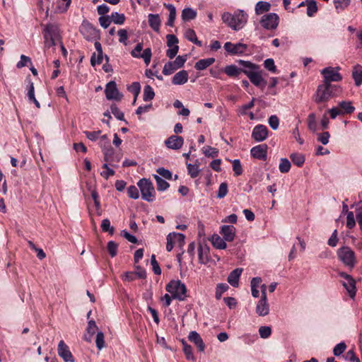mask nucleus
<instances>
[{"instance_id": "nucleus-34", "label": "nucleus", "mask_w": 362, "mask_h": 362, "mask_svg": "<svg viewBox=\"0 0 362 362\" xmlns=\"http://www.w3.org/2000/svg\"><path fill=\"white\" fill-rule=\"evenodd\" d=\"M352 76L356 86H361L362 83V66L356 65L354 67Z\"/></svg>"}, {"instance_id": "nucleus-27", "label": "nucleus", "mask_w": 362, "mask_h": 362, "mask_svg": "<svg viewBox=\"0 0 362 362\" xmlns=\"http://www.w3.org/2000/svg\"><path fill=\"white\" fill-rule=\"evenodd\" d=\"M243 269L237 268L233 270L228 276V282L233 287L236 288L239 285V279L242 274Z\"/></svg>"}, {"instance_id": "nucleus-53", "label": "nucleus", "mask_w": 362, "mask_h": 362, "mask_svg": "<svg viewBox=\"0 0 362 362\" xmlns=\"http://www.w3.org/2000/svg\"><path fill=\"white\" fill-rule=\"evenodd\" d=\"M127 90L131 92L134 96H135V99H136L141 90L140 83L139 82H134L127 87Z\"/></svg>"}, {"instance_id": "nucleus-12", "label": "nucleus", "mask_w": 362, "mask_h": 362, "mask_svg": "<svg viewBox=\"0 0 362 362\" xmlns=\"http://www.w3.org/2000/svg\"><path fill=\"white\" fill-rule=\"evenodd\" d=\"M105 93L106 98L109 100L119 101L123 97V95L119 92L116 83L113 81L107 83Z\"/></svg>"}, {"instance_id": "nucleus-57", "label": "nucleus", "mask_w": 362, "mask_h": 362, "mask_svg": "<svg viewBox=\"0 0 362 362\" xmlns=\"http://www.w3.org/2000/svg\"><path fill=\"white\" fill-rule=\"evenodd\" d=\"M259 334L261 338L267 339L272 334V329L269 326H261L259 328Z\"/></svg>"}, {"instance_id": "nucleus-7", "label": "nucleus", "mask_w": 362, "mask_h": 362, "mask_svg": "<svg viewBox=\"0 0 362 362\" xmlns=\"http://www.w3.org/2000/svg\"><path fill=\"white\" fill-rule=\"evenodd\" d=\"M339 66H328L320 71L323 76V83H332V82H339L342 80V76L339 73Z\"/></svg>"}, {"instance_id": "nucleus-37", "label": "nucleus", "mask_w": 362, "mask_h": 362, "mask_svg": "<svg viewBox=\"0 0 362 362\" xmlns=\"http://www.w3.org/2000/svg\"><path fill=\"white\" fill-rule=\"evenodd\" d=\"M181 343L183 346V352L185 354L186 358L189 361H194L195 358L193 354L192 346L187 344L185 339H182Z\"/></svg>"}, {"instance_id": "nucleus-24", "label": "nucleus", "mask_w": 362, "mask_h": 362, "mask_svg": "<svg viewBox=\"0 0 362 362\" xmlns=\"http://www.w3.org/2000/svg\"><path fill=\"white\" fill-rule=\"evenodd\" d=\"M199 262L206 264L209 262V247L207 245H199L198 247Z\"/></svg>"}, {"instance_id": "nucleus-1", "label": "nucleus", "mask_w": 362, "mask_h": 362, "mask_svg": "<svg viewBox=\"0 0 362 362\" xmlns=\"http://www.w3.org/2000/svg\"><path fill=\"white\" fill-rule=\"evenodd\" d=\"M341 93L342 88L340 86L322 83L317 86L313 100L316 103H325L331 98L338 97Z\"/></svg>"}, {"instance_id": "nucleus-17", "label": "nucleus", "mask_w": 362, "mask_h": 362, "mask_svg": "<svg viewBox=\"0 0 362 362\" xmlns=\"http://www.w3.org/2000/svg\"><path fill=\"white\" fill-rule=\"evenodd\" d=\"M247 48V45L243 43L233 44L227 42L224 44V49L230 54H242Z\"/></svg>"}, {"instance_id": "nucleus-19", "label": "nucleus", "mask_w": 362, "mask_h": 362, "mask_svg": "<svg viewBox=\"0 0 362 362\" xmlns=\"http://www.w3.org/2000/svg\"><path fill=\"white\" fill-rule=\"evenodd\" d=\"M131 55L137 59H142L146 66H148L152 57V52L151 48L145 49L143 52L139 50L136 49L135 48L132 50Z\"/></svg>"}, {"instance_id": "nucleus-21", "label": "nucleus", "mask_w": 362, "mask_h": 362, "mask_svg": "<svg viewBox=\"0 0 362 362\" xmlns=\"http://www.w3.org/2000/svg\"><path fill=\"white\" fill-rule=\"evenodd\" d=\"M255 310L258 316H267L270 310L267 299H259L257 303Z\"/></svg>"}, {"instance_id": "nucleus-62", "label": "nucleus", "mask_w": 362, "mask_h": 362, "mask_svg": "<svg viewBox=\"0 0 362 362\" xmlns=\"http://www.w3.org/2000/svg\"><path fill=\"white\" fill-rule=\"evenodd\" d=\"M264 66L268 71L272 73H276V67L275 66L274 61L273 59L269 58L264 60Z\"/></svg>"}, {"instance_id": "nucleus-45", "label": "nucleus", "mask_w": 362, "mask_h": 362, "mask_svg": "<svg viewBox=\"0 0 362 362\" xmlns=\"http://www.w3.org/2000/svg\"><path fill=\"white\" fill-rule=\"evenodd\" d=\"M239 63L243 66V69H242V73L245 74V70H249L251 71H257V70H259L258 66L250 62L240 60Z\"/></svg>"}, {"instance_id": "nucleus-41", "label": "nucleus", "mask_w": 362, "mask_h": 362, "mask_svg": "<svg viewBox=\"0 0 362 362\" xmlns=\"http://www.w3.org/2000/svg\"><path fill=\"white\" fill-rule=\"evenodd\" d=\"M305 2L307 6V15L312 17L317 11V4L314 0H305Z\"/></svg>"}, {"instance_id": "nucleus-23", "label": "nucleus", "mask_w": 362, "mask_h": 362, "mask_svg": "<svg viewBox=\"0 0 362 362\" xmlns=\"http://www.w3.org/2000/svg\"><path fill=\"white\" fill-rule=\"evenodd\" d=\"M235 228L230 225H224L221 227V233L223 235L225 240L231 242L235 236Z\"/></svg>"}, {"instance_id": "nucleus-59", "label": "nucleus", "mask_w": 362, "mask_h": 362, "mask_svg": "<svg viewBox=\"0 0 362 362\" xmlns=\"http://www.w3.org/2000/svg\"><path fill=\"white\" fill-rule=\"evenodd\" d=\"M111 112L119 120H124V113L117 107L116 105H112L110 107Z\"/></svg>"}, {"instance_id": "nucleus-5", "label": "nucleus", "mask_w": 362, "mask_h": 362, "mask_svg": "<svg viewBox=\"0 0 362 362\" xmlns=\"http://www.w3.org/2000/svg\"><path fill=\"white\" fill-rule=\"evenodd\" d=\"M137 185L140 189L141 197L144 200L151 202L155 199V189L150 180L142 178L139 180Z\"/></svg>"}, {"instance_id": "nucleus-51", "label": "nucleus", "mask_w": 362, "mask_h": 362, "mask_svg": "<svg viewBox=\"0 0 362 362\" xmlns=\"http://www.w3.org/2000/svg\"><path fill=\"white\" fill-rule=\"evenodd\" d=\"M228 285L226 284H218L216 288L215 297L219 300L223 293L228 291Z\"/></svg>"}, {"instance_id": "nucleus-25", "label": "nucleus", "mask_w": 362, "mask_h": 362, "mask_svg": "<svg viewBox=\"0 0 362 362\" xmlns=\"http://www.w3.org/2000/svg\"><path fill=\"white\" fill-rule=\"evenodd\" d=\"M188 78V72L186 70H181L174 75L172 83L177 86L183 85L187 82Z\"/></svg>"}, {"instance_id": "nucleus-58", "label": "nucleus", "mask_w": 362, "mask_h": 362, "mask_svg": "<svg viewBox=\"0 0 362 362\" xmlns=\"http://www.w3.org/2000/svg\"><path fill=\"white\" fill-rule=\"evenodd\" d=\"M228 185L226 182H222L220 184L217 192V197L218 199H222L226 196L228 194Z\"/></svg>"}, {"instance_id": "nucleus-38", "label": "nucleus", "mask_w": 362, "mask_h": 362, "mask_svg": "<svg viewBox=\"0 0 362 362\" xmlns=\"http://www.w3.org/2000/svg\"><path fill=\"white\" fill-rule=\"evenodd\" d=\"M290 158L293 163L298 167H301L305 163V157L302 153H293L291 154Z\"/></svg>"}, {"instance_id": "nucleus-47", "label": "nucleus", "mask_w": 362, "mask_h": 362, "mask_svg": "<svg viewBox=\"0 0 362 362\" xmlns=\"http://www.w3.org/2000/svg\"><path fill=\"white\" fill-rule=\"evenodd\" d=\"M109 163H104L103 165V168L104 170L100 173V175L105 180H107L110 177L113 176L115 173V171L109 167Z\"/></svg>"}, {"instance_id": "nucleus-30", "label": "nucleus", "mask_w": 362, "mask_h": 362, "mask_svg": "<svg viewBox=\"0 0 362 362\" xmlns=\"http://www.w3.org/2000/svg\"><path fill=\"white\" fill-rule=\"evenodd\" d=\"M226 240L224 238H221L218 235H213L211 238V242L213 246L219 250L226 249L227 247V244L226 243Z\"/></svg>"}, {"instance_id": "nucleus-40", "label": "nucleus", "mask_w": 362, "mask_h": 362, "mask_svg": "<svg viewBox=\"0 0 362 362\" xmlns=\"http://www.w3.org/2000/svg\"><path fill=\"white\" fill-rule=\"evenodd\" d=\"M224 72L228 76H230V77L238 76L240 74L242 73V69L238 68L235 65H229L225 68Z\"/></svg>"}, {"instance_id": "nucleus-43", "label": "nucleus", "mask_w": 362, "mask_h": 362, "mask_svg": "<svg viewBox=\"0 0 362 362\" xmlns=\"http://www.w3.org/2000/svg\"><path fill=\"white\" fill-rule=\"evenodd\" d=\"M98 329V327L96 325V323L95 320H90L88 322V327H87V332L89 334V337H85L86 340L90 341L92 337L95 333V330Z\"/></svg>"}, {"instance_id": "nucleus-6", "label": "nucleus", "mask_w": 362, "mask_h": 362, "mask_svg": "<svg viewBox=\"0 0 362 362\" xmlns=\"http://www.w3.org/2000/svg\"><path fill=\"white\" fill-rule=\"evenodd\" d=\"M59 37V28L53 24H47L44 29L45 49L54 47L56 40Z\"/></svg>"}, {"instance_id": "nucleus-35", "label": "nucleus", "mask_w": 362, "mask_h": 362, "mask_svg": "<svg viewBox=\"0 0 362 362\" xmlns=\"http://www.w3.org/2000/svg\"><path fill=\"white\" fill-rule=\"evenodd\" d=\"M340 110L343 114H351L355 110V107L352 105L351 101H341L339 103Z\"/></svg>"}, {"instance_id": "nucleus-29", "label": "nucleus", "mask_w": 362, "mask_h": 362, "mask_svg": "<svg viewBox=\"0 0 362 362\" xmlns=\"http://www.w3.org/2000/svg\"><path fill=\"white\" fill-rule=\"evenodd\" d=\"M215 62L213 57L202 59L198 60L194 65V68L198 71H202L210 66Z\"/></svg>"}, {"instance_id": "nucleus-39", "label": "nucleus", "mask_w": 362, "mask_h": 362, "mask_svg": "<svg viewBox=\"0 0 362 362\" xmlns=\"http://www.w3.org/2000/svg\"><path fill=\"white\" fill-rule=\"evenodd\" d=\"M153 177L156 181L157 189L158 191H165L169 187V183L159 175H153Z\"/></svg>"}, {"instance_id": "nucleus-2", "label": "nucleus", "mask_w": 362, "mask_h": 362, "mask_svg": "<svg viewBox=\"0 0 362 362\" xmlns=\"http://www.w3.org/2000/svg\"><path fill=\"white\" fill-rule=\"evenodd\" d=\"M248 16L243 11L238 9L233 13L224 12L221 16L223 22L233 30H241L247 22Z\"/></svg>"}, {"instance_id": "nucleus-54", "label": "nucleus", "mask_w": 362, "mask_h": 362, "mask_svg": "<svg viewBox=\"0 0 362 362\" xmlns=\"http://www.w3.org/2000/svg\"><path fill=\"white\" fill-rule=\"evenodd\" d=\"M95 344L99 350L105 347V337L101 331H98L96 334Z\"/></svg>"}, {"instance_id": "nucleus-10", "label": "nucleus", "mask_w": 362, "mask_h": 362, "mask_svg": "<svg viewBox=\"0 0 362 362\" xmlns=\"http://www.w3.org/2000/svg\"><path fill=\"white\" fill-rule=\"evenodd\" d=\"M338 275L343 279L341 284L346 289L351 298L354 299L356 294V281L352 276L344 272H339Z\"/></svg>"}, {"instance_id": "nucleus-22", "label": "nucleus", "mask_w": 362, "mask_h": 362, "mask_svg": "<svg viewBox=\"0 0 362 362\" xmlns=\"http://www.w3.org/2000/svg\"><path fill=\"white\" fill-rule=\"evenodd\" d=\"M189 340L194 343L199 351H204L205 349V344L200 337L199 334L196 331H192L188 336Z\"/></svg>"}, {"instance_id": "nucleus-28", "label": "nucleus", "mask_w": 362, "mask_h": 362, "mask_svg": "<svg viewBox=\"0 0 362 362\" xmlns=\"http://www.w3.org/2000/svg\"><path fill=\"white\" fill-rule=\"evenodd\" d=\"M149 26L155 31L159 32L161 21L158 14L149 13L148 15Z\"/></svg>"}, {"instance_id": "nucleus-20", "label": "nucleus", "mask_w": 362, "mask_h": 362, "mask_svg": "<svg viewBox=\"0 0 362 362\" xmlns=\"http://www.w3.org/2000/svg\"><path fill=\"white\" fill-rule=\"evenodd\" d=\"M184 144V139L179 136L173 135L165 141V146L170 149H180Z\"/></svg>"}, {"instance_id": "nucleus-18", "label": "nucleus", "mask_w": 362, "mask_h": 362, "mask_svg": "<svg viewBox=\"0 0 362 362\" xmlns=\"http://www.w3.org/2000/svg\"><path fill=\"white\" fill-rule=\"evenodd\" d=\"M250 153L253 158L264 161L267 158V146L266 144L255 146L251 148Z\"/></svg>"}, {"instance_id": "nucleus-42", "label": "nucleus", "mask_w": 362, "mask_h": 362, "mask_svg": "<svg viewBox=\"0 0 362 362\" xmlns=\"http://www.w3.org/2000/svg\"><path fill=\"white\" fill-rule=\"evenodd\" d=\"M155 93L151 86L146 85L144 88L143 100L144 101H151L153 99Z\"/></svg>"}, {"instance_id": "nucleus-15", "label": "nucleus", "mask_w": 362, "mask_h": 362, "mask_svg": "<svg viewBox=\"0 0 362 362\" xmlns=\"http://www.w3.org/2000/svg\"><path fill=\"white\" fill-rule=\"evenodd\" d=\"M80 32L88 40H93L97 36L96 29L88 21H83Z\"/></svg>"}, {"instance_id": "nucleus-55", "label": "nucleus", "mask_w": 362, "mask_h": 362, "mask_svg": "<svg viewBox=\"0 0 362 362\" xmlns=\"http://www.w3.org/2000/svg\"><path fill=\"white\" fill-rule=\"evenodd\" d=\"M117 35L119 37V42L124 45H127L128 33L126 29H119L117 31Z\"/></svg>"}, {"instance_id": "nucleus-48", "label": "nucleus", "mask_w": 362, "mask_h": 362, "mask_svg": "<svg viewBox=\"0 0 362 362\" xmlns=\"http://www.w3.org/2000/svg\"><path fill=\"white\" fill-rule=\"evenodd\" d=\"M308 127L313 132L317 131L316 116L315 113L309 114L308 117Z\"/></svg>"}, {"instance_id": "nucleus-8", "label": "nucleus", "mask_w": 362, "mask_h": 362, "mask_svg": "<svg viewBox=\"0 0 362 362\" xmlns=\"http://www.w3.org/2000/svg\"><path fill=\"white\" fill-rule=\"evenodd\" d=\"M187 59V55H179L174 61L168 62L163 68V74L165 76L171 75L176 70L182 68L185 65Z\"/></svg>"}, {"instance_id": "nucleus-61", "label": "nucleus", "mask_w": 362, "mask_h": 362, "mask_svg": "<svg viewBox=\"0 0 362 362\" xmlns=\"http://www.w3.org/2000/svg\"><path fill=\"white\" fill-rule=\"evenodd\" d=\"M346 349V344L344 342H340L334 347L333 354L334 356H339L345 351Z\"/></svg>"}, {"instance_id": "nucleus-64", "label": "nucleus", "mask_w": 362, "mask_h": 362, "mask_svg": "<svg viewBox=\"0 0 362 362\" xmlns=\"http://www.w3.org/2000/svg\"><path fill=\"white\" fill-rule=\"evenodd\" d=\"M334 4L337 10H344L349 5L350 0H334Z\"/></svg>"}, {"instance_id": "nucleus-16", "label": "nucleus", "mask_w": 362, "mask_h": 362, "mask_svg": "<svg viewBox=\"0 0 362 362\" xmlns=\"http://www.w3.org/2000/svg\"><path fill=\"white\" fill-rule=\"evenodd\" d=\"M58 354L65 362H74V358L69 350V346L63 340L58 344Z\"/></svg>"}, {"instance_id": "nucleus-52", "label": "nucleus", "mask_w": 362, "mask_h": 362, "mask_svg": "<svg viewBox=\"0 0 362 362\" xmlns=\"http://www.w3.org/2000/svg\"><path fill=\"white\" fill-rule=\"evenodd\" d=\"M187 168L188 173L191 177L195 178L199 175L200 170L199 168L198 165H193L191 163H188L187 165Z\"/></svg>"}, {"instance_id": "nucleus-36", "label": "nucleus", "mask_w": 362, "mask_h": 362, "mask_svg": "<svg viewBox=\"0 0 362 362\" xmlns=\"http://www.w3.org/2000/svg\"><path fill=\"white\" fill-rule=\"evenodd\" d=\"M185 37L189 41L193 42L199 47L202 46V42L199 41L194 30L189 28L185 32Z\"/></svg>"}, {"instance_id": "nucleus-46", "label": "nucleus", "mask_w": 362, "mask_h": 362, "mask_svg": "<svg viewBox=\"0 0 362 362\" xmlns=\"http://www.w3.org/2000/svg\"><path fill=\"white\" fill-rule=\"evenodd\" d=\"M203 153L205 156L215 158L218 155V151L216 148L206 146L202 148Z\"/></svg>"}, {"instance_id": "nucleus-11", "label": "nucleus", "mask_w": 362, "mask_h": 362, "mask_svg": "<svg viewBox=\"0 0 362 362\" xmlns=\"http://www.w3.org/2000/svg\"><path fill=\"white\" fill-rule=\"evenodd\" d=\"M185 236L182 233H170L166 238L167 244L166 250L168 252H170L174 246L180 247L182 248L185 245Z\"/></svg>"}, {"instance_id": "nucleus-3", "label": "nucleus", "mask_w": 362, "mask_h": 362, "mask_svg": "<svg viewBox=\"0 0 362 362\" xmlns=\"http://www.w3.org/2000/svg\"><path fill=\"white\" fill-rule=\"evenodd\" d=\"M337 255L339 260L349 269H353L358 263L355 252L348 246L339 248Z\"/></svg>"}, {"instance_id": "nucleus-33", "label": "nucleus", "mask_w": 362, "mask_h": 362, "mask_svg": "<svg viewBox=\"0 0 362 362\" xmlns=\"http://www.w3.org/2000/svg\"><path fill=\"white\" fill-rule=\"evenodd\" d=\"M164 6L168 9L170 13L166 25L168 26L173 27L176 18V8L173 4H165Z\"/></svg>"}, {"instance_id": "nucleus-60", "label": "nucleus", "mask_w": 362, "mask_h": 362, "mask_svg": "<svg viewBox=\"0 0 362 362\" xmlns=\"http://www.w3.org/2000/svg\"><path fill=\"white\" fill-rule=\"evenodd\" d=\"M127 194L129 198L134 199H137L139 197V190L134 185H131L127 188Z\"/></svg>"}, {"instance_id": "nucleus-31", "label": "nucleus", "mask_w": 362, "mask_h": 362, "mask_svg": "<svg viewBox=\"0 0 362 362\" xmlns=\"http://www.w3.org/2000/svg\"><path fill=\"white\" fill-rule=\"evenodd\" d=\"M197 11L192 8H185L182 11L181 18L183 21H189L194 19L197 17Z\"/></svg>"}, {"instance_id": "nucleus-4", "label": "nucleus", "mask_w": 362, "mask_h": 362, "mask_svg": "<svg viewBox=\"0 0 362 362\" xmlns=\"http://www.w3.org/2000/svg\"><path fill=\"white\" fill-rule=\"evenodd\" d=\"M165 289L174 299L183 301L187 297V287L180 280H171L166 285Z\"/></svg>"}, {"instance_id": "nucleus-63", "label": "nucleus", "mask_w": 362, "mask_h": 362, "mask_svg": "<svg viewBox=\"0 0 362 362\" xmlns=\"http://www.w3.org/2000/svg\"><path fill=\"white\" fill-rule=\"evenodd\" d=\"M167 40V46L168 47H171L173 46H178L177 44L179 42L178 38L173 34H168L166 36Z\"/></svg>"}, {"instance_id": "nucleus-14", "label": "nucleus", "mask_w": 362, "mask_h": 362, "mask_svg": "<svg viewBox=\"0 0 362 362\" xmlns=\"http://www.w3.org/2000/svg\"><path fill=\"white\" fill-rule=\"evenodd\" d=\"M268 129L265 125H256L252 132V138L257 142H261L268 137Z\"/></svg>"}, {"instance_id": "nucleus-13", "label": "nucleus", "mask_w": 362, "mask_h": 362, "mask_svg": "<svg viewBox=\"0 0 362 362\" xmlns=\"http://www.w3.org/2000/svg\"><path fill=\"white\" fill-rule=\"evenodd\" d=\"M245 74L255 86L261 88H264L265 87L267 82L262 76L261 72L259 70L257 71L245 70Z\"/></svg>"}, {"instance_id": "nucleus-49", "label": "nucleus", "mask_w": 362, "mask_h": 362, "mask_svg": "<svg viewBox=\"0 0 362 362\" xmlns=\"http://www.w3.org/2000/svg\"><path fill=\"white\" fill-rule=\"evenodd\" d=\"M100 226L103 232H108L110 235L114 234L115 228L114 227L111 226L110 221L108 218L103 219Z\"/></svg>"}, {"instance_id": "nucleus-50", "label": "nucleus", "mask_w": 362, "mask_h": 362, "mask_svg": "<svg viewBox=\"0 0 362 362\" xmlns=\"http://www.w3.org/2000/svg\"><path fill=\"white\" fill-rule=\"evenodd\" d=\"M279 169L281 173H286L291 169V163L287 158H281L279 165Z\"/></svg>"}, {"instance_id": "nucleus-26", "label": "nucleus", "mask_w": 362, "mask_h": 362, "mask_svg": "<svg viewBox=\"0 0 362 362\" xmlns=\"http://www.w3.org/2000/svg\"><path fill=\"white\" fill-rule=\"evenodd\" d=\"M103 152L104 154V160L106 163H109V164L112 166H115L114 165V162L119 163L120 159L119 158H115L113 157L114 150L109 145L107 148H103Z\"/></svg>"}, {"instance_id": "nucleus-9", "label": "nucleus", "mask_w": 362, "mask_h": 362, "mask_svg": "<svg viewBox=\"0 0 362 362\" xmlns=\"http://www.w3.org/2000/svg\"><path fill=\"white\" fill-rule=\"evenodd\" d=\"M279 23V17L275 13H268L263 15L260 20V25L267 30H274L276 29Z\"/></svg>"}, {"instance_id": "nucleus-56", "label": "nucleus", "mask_w": 362, "mask_h": 362, "mask_svg": "<svg viewBox=\"0 0 362 362\" xmlns=\"http://www.w3.org/2000/svg\"><path fill=\"white\" fill-rule=\"evenodd\" d=\"M107 248L110 255L112 257L117 255L118 245L115 241H109L107 243Z\"/></svg>"}, {"instance_id": "nucleus-44", "label": "nucleus", "mask_w": 362, "mask_h": 362, "mask_svg": "<svg viewBox=\"0 0 362 362\" xmlns=\"http://www.w3.org/2000/svg\"><path fill=\"white\" fill-rule=\"evenodd\" d=\"M110 18L112 21L117 25H122L126 19L124 14L118 12L112 13Z\"/></svg>"}, {"instance_id": "nucleus-32", "label": "nucleus", "mask_w": 362, "mask_h": 362, "mask_svg": "<svg viewBox=\"0 0 362 362\" xmlns=\"http://www.w3.org/2000/svg\"><path fill=\"white\" fill-rule=\"evenodd\" d=\"M270 9L271 4L269 2L259 1L255 5V11L257 15H260L268 12Z\"/></svg>"}]
</instances>
